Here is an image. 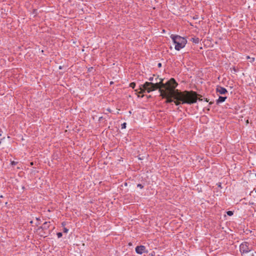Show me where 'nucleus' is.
Wrapping results in <instances>:
<instances>
[{
    "label": "nucleus",
    "instance_id": "nucleus-4",
    "mask_svg": "<svg viewBox=\"0 0 256 256\" xmlns=\"http://www.w3.org/2000/svg\"><path fill=\"white\" fill-rule=\"evenodd\" d=\"M178 85V84L174 78H171L169 80L166 82V88H164V90H168L169 92H172V96L174 92L177 90L176 88Z\"/></svg>",
    "mask_w": 256,
    "mask_h": 256
},
{
    "label": "nucleus",
    "instance_id": "nucleus-18",
    "mask_svg": "<svg viewBox=\"0 0 256 256\" xmlns=\"http://www.w3.org/2000/svg\"><path fill=\"white\" fill-rule=\"evenodd\" d=\"M56 234L58 238H60L62 236V234L61 232H58Z\"/></svg>",
    "mask_w": 256,
    "mask_h": 256
},
{
    "label": "nucleus",
    "instance_id": "nucleus-11",
    "mask_svg": "<svg viewBox=\"0 0 256 256\" xmlns=\"http://www.w3.org/2000/svg\"><path fill=\"white\" fill-rule=\"evenodd\" d=\"M160 82H158V84L160 85L161 88H162L164 90V88H166V83L164 84L163 82L164 79L162 78H159Z\"/></svg>",
    "mask_w": 256,
    "mask_h": 256
},
{
    "label": "nucleus",
    "instance_id": "nucleus-30",
    "mask_svg": "<svg viewBox=\"0 0 256 256\" xmlns=\"http://www.w3.org/2000/svg\"><path fill=\"white\" fill-rule=\"evenodd\" d=\"M144 96V94H142V96H140V97L142 98ZM138 97H140V95H138Z\"/></svg>",
    "mask_w": 256,
    "mask_h": 256
},
{
    "label": "nucleus",
    "instance_id": "nucleus-22",
    "mask_svg": "<svg viewBox=\"0 0 256 256\" xmlns=\"http://www.w3.org/2000/svg\"><path fill=\"white\" fill-rule=\"evenodd\" d=\"M158 68H160V67H162V64H161V63H160H160H158Z\"/></svg>",
    "mask_w": 256,
    "mask_h": 256
},
{
    "label": "nucleus",
    "instance_id": "nucleus-3",
    "mask_svg": "<svg viewBox=\"0 0 256 256\" xmlns=\"http://www.w3.org/2000/svg\"><path fill=\"white\" fill-rule=\"evenodd\" d=\"M170 37L175 44L174 48L176 50H180L184 48L187 42L186 38L178 35L172 34Z\"/></svg>",
    "mask_w": 256,
    "mask_h": 256
},
{
    "label": "nucleus",
    "instance_id": "nucleus-29",
    "mask_svg": "<svg viewBox=\"0 0 256 256\" xmlns=\"http://www.w3.org/2000/svg\"><path fill=\"white\" fill-rule=\"evenodd\" d=\"M214 104V102H209V104L210 105H211V104Z\"/></svg>",
    "mask_w": 256,
    "mask_h": 256
},
{
    "label": "nucleus",
    "instance_id": "nucleus-38",
    "mask_svg": "<svg viewBox=\"0 0 256 256\" xmlns=\"http://www.w3.org/2000/svg\"><path fill=\"white\" fill-rule=\"evenodd\" d=\"M62 68V67L61 66H60V69H61Z\"/></svg>",
    "mask_w": 256,
    "mask_h": 256
},
{
    "label": "nucleus",
    "instance_id": "nucleus-7",
    "mask_svg": "<svg viewBox=\"0 0 256 256\" xmlns=\"http://www.w3.org/2000/svg\"><path fill=\"white\" fill-rule=\"evenodd\" d=\"M136 252L137 254H142L143 253L147 252H148L146 250V247L144 246H137L136 248Z\"/></svg>",
    "mask_w": 256,
    "mask_h": 256
},
{
    "label": "nucleus",
    "instance_id": "nucleus-13",
    "mask_svg": "<svg viewBox=\"0 0 256 256\" xmlns=\"http://www.w3.org/2000/svg\"><path fill=\"white\" fill-rule=\"evenodd\" d=\"M136 83L134 82H132L130 83V86L134 89L136 87Z\"/></svg>",
    "mask_w": 256,
    "mask_h": 256
},
{
    "label": "nucleus",
    "instance_id": "nucleus-24",
    "mask_svg": "<svg viewBox=\"0 0 256 256\" xmlns=\"http://www.w3.org/2000/svg\"><path fill=\"white\" fill-rule=\"evenodd\" d=\"M159 78H158V76H157V78L155 79V80L156 81V82H158V80H159Z\"/></svg>",
    "mask_w": 256,
    "mask_h": 256
},
{
    "label": "nucleus",
    "instance_id": "nucleus-12",
    "mask_svg": "<svg viewBox=\"0 0 256 256\" xmlns=\"http://www.w3.org/2000/svg\"><path fill=\"white\" fill-rule=\"evenodd\" d=\"M190 41H192L193 43L198 44L200 42V39L198 38H190Z\"/></svg>",
    "mask_w": 256,
    "mask_h": 256
},
{
    "label": "nucleus",
    "instance_id": "nucleus-8",
    "mask_svg": "<svg viewBox=\"0 0 256 256\" xmlns=\"http://www.w3.org/2000/svg\"><path fill=\"white\" fill-rule=\"evenodd\" d=\"M216 92L221 94H224L228 93L226 89L220 86H217Z\"/></svg>",
    "mask_w": 256,
    "mask_h": 256
},
{
    "label": "nucleus",
    "instance_id": "nucleus-9",
    "mask_svg": "<svg viewBox=\"0 0 256 256\" xmlns=\"http://www.w3.org/2000/svg\"><path fill=\"white\" fill-rule=\"evenodd\" d=\"M50 222H44L43 224L38 227V230H48L50 227Z\"/></svg>",
    "mask_w": 256,
    "mask_h": 256
},
{
    "label": "nucleus",
    "instance_id": "nucleus-28",
    "mask_svg": "<svg viewBox=\"0 0 256 256\" xmlns=\"http://www.w3.org/2000/svg\"><path fill=\"white\" fill-rule=\"evenodd\" d=\"M62 226H65V224H65V222H62Z\"/></svg>",
    "mask_w": 256,
    "mask_h": 256
},
{
    "label": "nucleus",
    "instance_id": "nucleus-6",
    "mask_svg": "<svg viewBox=\"0 0 256 256\" xmlns=\"http://www.w3.org/2000/svg\"><path fill=\"white\" fill-rule=\"evenodd\" d=\"M240 250L241 253H248L250 251L249 248V243L246 242H242L240 246Z\"/></svg>",
    "mask_w": 256,
    "mask_h": 256
},
{
    "label": "nucleus",
    "instance_id": "nucleus-10",
    "mask_svg": "<svg viewBox=\"0 0 256 256\" xmlns=\"http://www.w3.org/2000/svg\"><path fill=\"white\" fill-rule=\"evenodd\" d=\"M226 98V96H219L218 98L216 101V104L224 102Z\"/></svg>",
    "mask_w": 256,
    "mask_h": 256
},
{
    "label": "nucleus",
    "instance_id": "nucleus-33",
    "mask_svg": "<svg viewBox=\"0 0 256 256\" xmlns=\"http://www.w3.org/2000/svg\"><path fill=\"white\" fill-rule=\"evenodd\" d=\"M30 165H32V166L33 165V162H30Z\"/></svg>",
    "mask_w": 256,
    "mask_h": 256
},
{
    "label": "nucleus",
    "instance_id": "nucleus-27",
    "mask_svg": "<svg viewBox=\"0 0 256 256\" xmlns=\"http://www.w3.org/2000/svg\"><path fill=\"white\" fill-rule=\"evenodd\" d=\"M249 204H250V205H252V204H254V202H249Z\"/></svg>",
    "mask_w": 256,
    "mask_h": 256
},
{
    "label": "nucleus",
    "instance_id": "nucleus-23",
    "mask_svg": "<svg viewBox=\"0 0 256 256\" xmlns=\"http://www.w3.org/2000/svg\"><path fill=\"white\" fill-rule=\"evenodd\" d=\"M204 101H206V102H208V100H208V99L207 98H204Z\"/></svg>",
    "mask_w": 256,
    "mask_h": 256
},
{
    "label": "nucleus",
    "instance_id": "nucleus-19",
    "mask_svg": "<svg viewBox=\"0 0 256 256\" xmlns=\"http://www.w3.org/2000/svg\"><path fill=\"white\" fill-rule=\"evenodd\" d=\"M68 230L67 228H63V232L64 233H67L68 232Z\"/></svg>",
    "mask_w": 256,
    "mask_h": 256
},
{
    "label": "nucleus",
    "instance_id": "nucleus-20",
    "mask_svg": "<svg viewBox=\"0 0 256 256\" xmlns=\"http://www.w3.org/2000/svg\"><path fill=\"white\" fill-rule=\"evenodd\" d=\"M137 186L140 188H144V186L142 184H138L137 185Z\"/></svg>",
    "mask_w": 256,
    "mask_h": 256
},
{
    "label": "nucleus",
    "instance_id": "nucleus-15",
    "mask_svg": "<svg viewBox=\"0 0 256 256\" xmlns=\"http://www.w3.org/2000/svg\"><path fill=\"white\" fill-rule=\"evenodd\" d=\"M126 122H124L123 124H121L122 129L126 128Z\"/></svg>",
    "mask_w": 256,
    "mask_h": 256
},
{
    "label": "nucleus",
    "instance_id": "nucleus-34",
    "mask_svg": "<svg viewBox=\"0 0 256 256\" xmlns=\"http://www.w3.org/2000/svg\"><path fill=\"white\" fill-rule=\"evenodd\" d=\"M250 58V56H247V59H248V58Z\"/></svg>",
    "mask_w": 256,
    "mask_h": 256
},
{
    "label": "nucleus",
    "instance_id": "nucleus-16",
    "mask_svg": "<svg viewBox=\"0 0 256 256\" xmlns=\"http://www.w3.org/2000/svg\"><path fill=\"white\" fill-rule=\"evenodd\" d=\"M103 120H104V122H106V118H104L103 116H100L99 118V119H98V121L99 122H102Z\"/></svg>",
    "mask_w": 256,
    "mask_h": 256
},
{
    "label": "nucleus",
    "instance_id": "nucleus-36",
    "mask_svg": "<svg viewBox=\"0 0 256 256\" xmlns=\"http://www.w3.org/2000/svg\"><path fill=\"white\" fill-rule=\"evenodd\" d=\"M91 70V69L90 68H88V71Z\"/></svg>",
    "mask_w": 256,
    "mask_h": 256
},
{
    "label": "nucleus",
    "instance_id": "nucleus-25",
    "mask_svg": "<svg viewBox=\"0 0 256 256\" xmlns=\"http://www.w3.org/2000/svg\"><path fill=\"white\" fill-rule=\"evenodd\" d=\"M217 185L218 186V187L221 188V183L220 182Z\"/></svg>",
    "mask_w": 256,
    "mask_h": 256
},
{
    "label": "nucleus",
    "instance_id": "nucleus-17",
    "mask_svg": "<svg viewBox=\"0 0 256 256\" xmlns=\"http://www.w3.org/2000/svg\"><path fill=\"white\" fill-rule=\"evenodd\" d=\"M202 96L201 95V94H198V100L200 101H202Z\"/></svg>",
    "mask_w": 256,
    "mask_h": 256
},
{
    "label": "nucleus",
    "instance_id": "nucleus-2",
    "mask_svg": "<svg viewBox=\"0 0 256 256\" xmlns=\"http://www.w3.org/2000/svg\"><path fill=\"white\" fill-rule=\"evenodd\" d=\"M160 88H161V86L158 84V82L152 83V82H146L144 84L140 86L139 89L140 91L138 92V94H142L145 92L150 93L151 92L157 90H158L160 91ZM162 89L163 88H162Z\"/></svg>",
    "mask_w": 256,
    "mask_h": 256
},
{
    "label": "nucleus",
    "instance_id": "nucleus-5",
    "mask_svg": "<svg viewBox=\"0 0 256 256\" xmlns=\"http://www.w3.org/2000/svg\"><path fill=\"white\" fill-rule=\"evenodd\" d=\"M160 96L163 98H166L165 103L169 104L172 102L174 103L175 100L172 95V92H169L168 90H165L164 89H160Z\"/></svg>",
    "mask_w": 256,
    "mask_h": 256
},
{
    "label": "nucleus",
    "instance_id": "nucleus-21",
    "mask_svg": "<svg viewBox=\"0 0 256 256\" xmlns=\"http://www.w3.org/2000/svg\"><path fill=\"white\" fill-rule=\"evenodd\" d=\"M154 80V78L153 77H150L149 78H148V80L150 82Z\"/></svg>",
    "mask_w": 256,
    "mask_h": 256
},
{
    "label": "nucleus",
    "instance_id": "nucleus-14",
    "mask_svg": "<svg viewBox=\"0 0 256 256\" xmlns=\"http://www.w3.org/2000/svg\"><path fill=\"white\" fill-rule=\"evenodd\" d=\"M226 214L228 216H232L234 214V212L232 211H231V210H228L226 212Z\"/></svg>",
    "mask_w": 256,
    "mask_h": 256
},
{
    "label": "nucleus",
    "instance_id": "nucleus-31",
    "mask_svg": "<svg viewBox=\"0 0 256 256\" xmlns=\"http://www.w3.org/2000/svg\"><path fill=\"white\" fill-rule=\"evenodd\" d=\"M107 110H108V112H111V110H110V108H108V109H107Z\"/></svg>",
    "mask_w": 256,
    "mask_h": 256
},
{
    "label": "nucleus",
    "instance_id": "nucleus-37",
    "mask_svg": "<svg viewBox=\"0 0 256 256\" xmlns=\"http://www.w3.org/2000/svg\"><path fill=\"white\" fill-rule=\"evenodd\" d=\"M150 97H151L150 96H148V98H150Z\"/></svg>",
    "mask_w": 256,
    "mask_h": 256
},
{
    "label": "nucleus",
    "instance_id": "nucleus-39",
    "mask_svg": "<svg viewBox=\"0 0 256 256\" xmlns=\"http://www.w3.org/2000/svg\"><path fill=\"white\" fill-rule=\"evenodd\" d=\"M254 190H255V192H256V189H254Z\"/></svg>",
    "mask_w": 256,
    "mask_h": 256
},
{
    "label": "nucleus",
    "instance_id": "nucleus-26",
    "mask_svg": "<svg viewBox=\"0 0 256 256\" xmlns=\"http://www.w3.org/2000/svg\"><path fill=\"white\" fill-rule=\"evenodd\" d=\"M232 70H233L234 72H236V71H237V70H236V68H235V67H233Z\"/></svg>",
    "mask_w": 256,
    "mask_h": 256
},
{
    "label": "nucleus",
    "instance_id": "nucleus-40",
    "mask_svg": "<svg viewBox=\"0 0 256 256\" xmlns=\"http://www.w3.org/2000/svg\"><path fill=\"white\" fill-rule=\"evenodd\" d=\"M255 176H256V175H255Z\"/></svg>",
    "mask_w": 256,
    "mask_h": 256
},
{
    "label": "nucleus",
    "instance_id": "nucleus-32",
    "mask_svg": "<svg viewBox=\"0 0 256 256\" xmlns=\"http://www.w3.org/2000/svg\"><path fill=\"white\" fill-rule=\"evenodd\" d=\"M12 164H15L16 162H12Z\"/></svg>",
    "mask_w": 256,
    "mask_h": 256
},
{
    "label": "nucleus",
    "instance_id": "nucleus-1",
    "mask_svg": "<svg viewBox=\"0 0 256 256\" xmlns=\"http://www.w3.org/2000/svg\"><path fill=\"white\" fill-rule=\"evenodd\" d=\"M174 92V98L175 100L174 104L176 106L192 104L197 102L198 94L195 91L177 90Z\"/></svg>",
    "mask_w": 256,
    "mask_h": 256
},
{
    "label": "nucleus",
    "instance_id": "nucleus-35",
    "mask_svg": "<svg viewBox=\"0 0 256 256\" xmlns=\"http://www.w3.org/2000/svg\"><path fill=\"white\" fill-rule=\"evenodd\" d=\"M150 256H154V254H150Z\"/></svg>",
    "mask_w": 256,
    "mask_h": 256
}]
</instances>
